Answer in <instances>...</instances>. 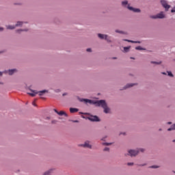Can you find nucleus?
<instances>
[{
	"instance_id": "ddd939ff",
	"label": "nucleus",
	"mask_w": 175,
	"mask_h": 175,
	"mask_svg": "<svg viewBox=\"0 0 175 175\" xmlns=\"http://www.w3.org/2000/svg\"><path fill=\"white\" fill-rule=\"evenodd\" d=\"M59 116H65V117H68V114L65 113L64 111H60L57 113Z\"/></svg>"
},
{
	"instance_id": "5701e85b",
	"label": "nucleus",
	"mask_w": 175,
	"mask_h": 175,
	"mask_svg": "<svg viewBox=\"0 0 175 175\" xmlns=\"http://www.w3.org/2000/svg\"><path fill=\"white\" fill-rule=\"evenodd\" d=\"M161 62H151V64H156L157 65H160V64H161Z\"/></svg>"
},
{
	"instance_id": "e433bc0d",
	"label": "nucleus",
	"mask_w": 175,
	"mask_h": 175,
	"mask_svg": "<svg viewBox=\"0 0 175 175\" xmlns=\"http://www.w3.org/2000/svg\"><path fill=\"white\" fill-rule=\"evenodd\" d=\"M139 166H146V164L139 165Z\"/></svg>"
},
{
	"instance_id": "a211bd4d",
	"label": "nucleus",
	"mask_w": 175,
	"mask_h": 175,
	"mask_svg": "<svg viewBox=\"0 0 175 175\" xmlns=\"http://www.w3.org/2000/svg\"><path fill=\"white\" fill-rule=\"evenodd\" d=\"M174 130H175V124H174L173 125H172L171 127L167 129V131H174Z\"/></svg>"
},
{
	"instance_id": "f257e3e1",
	"label": "nucleus",
	"mask_w": 175,
	"mask_h": 175,
	"mask_svg": "<svg viewBox=\"0 0 175 175\" xmlns=\"http://www.w3.org/2000/svg\"><path fill=\"white\" fill-rule=\"evenodd\" d=\"M79 102H84V103H90V105H96V106H101L104 109V113L106 114L110 113V108L107 107V103L105 100H100L96 102H94L88 98H78Z\"/></svg>"
},
{
	"instance_id": "393cba45",
	"label": "nucleus",
	"mask_w": 175,
	"mask_h": 175,
	"mask_svg": "<svg viewBox=\"0 0 175 175\" xmlns=\"http://www.w3.org/2000/svg\"><path fill=\"white\" fill-rule=\"evenodd\" d=\"M168 76H170V77H173V74L172 73V72H168Z\"/></svg>"
},
{
	"instance_id": "c9c22d12",
	"label": "nucleus",
	"mask_w": 175,
	"mask_h": 175,
	"mask_svg": "<svg viewBox=\"0 0 175 175\" xmlns=\"http://www.w3.org/2000/svg\"><path fill=\"white\" fill-rule=\"evenodd\" d=\"M140 151H141L142 152H144V149H140Z\"/></svg>"
},
{
	"instance_id": "4468645a",
	"label": "nucleus",
	"mask_w": 175,
	"mask_h": 175,
	"mask_svg": "<svg viewBox=\"0 0 175 175\" xmlns=\"http://www.w3.org/2000/svg\"><path fill=\"white\" fill-rule=\"evenodd\" d=\"M33 93H29L31 96H36V94H38V91L36 90H31Z\"/></svg>"
},
{
	"instance_id": "f03ea898",
	"label": "nucleus",
	"mask_w": 175,
	"mask_h": 175,
	"mask_svg": "<svg viewBox=\"0 0 175 175\" xmlns=\"http://www.w3.org/2000/svg\"><path fill=\"white\" fill-rule=\"evenodd\" d=\"M150 18H165V14L163 12H160L157 15L150 16Z\"/></svg>"
},
{
	"instance_id": "c756f323",
	"label": "nucleus",
	"mask_w": 175,
	"mask_h": 175,
	"mask_svg": "<svg viewBox=\"0 0 175 175\" xmlns=\"http://www.w3.org/2000/svg\"><path fill=\"white\" fill-rule=\"evenodd\" d=\"M20 31H28V29H24V30H23V29H21V30H16V32H20Z\"/></svg>"
},
{
	"instance_id": "0eeeda50",
	"label": "nucleus",
	"mask_w": 175,
	"mask_h": 175,
	"mask_svg": "<svg viewBox=\"0 0 175 175\" xmlns=\"http://www.w3.org/2000/svg\"><path fill=\"white\" fill-rule=\"evenodd\" d=\"M127 8L129 10H132V12H134L135 13H140V9H139V8H134L129 5H128Z\"/></svg>"
},
{
	"instance_id": "de8ad7c7",
	"label": "nucleus",
	"mask_w": 175,
	"mask_h": 175,
	"mask_svg": "<svg viewBox=\"0 0 175 175\" xmlns=\"http://www.w3.org/2000/svg\"><path fill=\"white\" fill-rule=\"evenodd\" d=\"M123 135H125V133H124Z\"/></svg>"
},
{
	"instance_id": "a18cd8bd",
	"label": "nucleus",
	"mask_w": 175,
	"mask_h": 175,
	"mask_svg": "<svg viewBox=\"0 0 175 175\" xmlns=\"http://www.w3.org/2000/svg\"><path fill=\"white\" fill-rule=\"evenodd\" d=\"M159 131H162V129H159Z\"/></svg>"
},
{
	"instance_id": "bb28decb",
	"label": "nucleus",
	"mask_w": 175,
	"mask_h": 175,
	"mask_svg": "<svg viewBox=\"0 0 175 175\" xmlns=\"http://www.w3.org/2000/svg\"><path fill=\"white\" fill-rule=\"evenodd\" d=\"M128 166H133V163H128Z\"/></svg>"
},
{
	"instance_id": "f3484780",
	"label": "nucleus",
	"mask_w": 175,
	"mask_h": 175,
	"mask_svg": "<svg viewBox=\"0 0 175 175\" xmlns=\"http://www.w3.org/2000/svg\"><path fill=\"white\" fill-rule=\"evenodd\" d=\"M6 28L7 29H14V28H16V26L7 25Z\"/></svg>"
},
{
	"instance_id": "f704fd0d",
	"label": "nucleus",
	"mask_w": 175,
	"mask_h": 175,
	"mask_svg": "<svg viewBox=\"0 0 175 175\" xmlns=\"http://www.w3.org/2000/svg\"><path fill=\"white\" fill-rule=\"evenodd\" d=\"M54 111H55L57 113V114H58V111H57V109H54Z\"/></svg>"
},
{
	"instance_id": "1a4fd4ad",
	"label": "nucleus",
	"mask_w": 175,
	"mask_h": 175,
	"mask_svg": "<svg viewBox=\"0 0 175 175\" xmlns=\"http://www.w3.org/2000/svg\"><path fill=\"white\" fill-rule=\"evenodd\" d=\"M46 92H49V90H42V91L38 92V94L39 96H42V95L44 94H46Z\"/></svg>"
},
{
	"instance_id": "ea45409f",
	"label": "nucleus",
	"mask_w": 175,
	"mask_h": 175,
	"mask_svg": "<svg viewBox=\"0 0 175 175\" xmlns=\"http://www.w3.org/2000/svg\"><path fill=\"white\" fill-rule=\"evenodd\" d=\"M131 59H135V58H133V57H131Z\"/></svg>"
},
{
	"instance_id": "c03bdc74",
	"label": "nucleus",
	"mask_w": 175,
	"mask_h": 175,
	"mask_svg": "<svg viewBox=\"0 0 175 175\" xmlns=\"http://www.w3.org/2000/svg\"><path fill=\"white\" fill-rule=\"evenodd\" d=\"M168 124H172V122H168Z\"/></svg>"
},
{
	"instance_id": "7c9ffc66",
	"label": "nucleus",
	"mask_w": 175,
	"mask_h": 175,
	"mask_svg": "<svg viewBox=\"0 0 175 175\" xmlns=\"http://www.w3.org/2000/svg\"><path fill=\"white\" fill-rule=\"evenodd\" d=\"M6 73V71H5V72H0V77H1V76H2V75L3 74V73Z\"/></svg>"
},
{
	"instance_id": "f8f14e48",
	"label": "nucleus",
	"mask_w": 175,
	"mask_h": 175,
	"mask_svg": "<svg viewBox=\"0 0 175 175\" xmlns=\"http://www.w3.org/2000/svg\"><path fill=\"white\" fill-rule=\"evenodd\" d=\"M79 111V109L77 108H70V113H77Z\"/></svg>"
},
{
	"instance_id": "6ab92c4d",
	"label": "nucleus",
	"mask_w": 175,
	"mask_h": 175,
	"mask_svg": "<svg viewBox=\"0 0 175 175\" xmlns=\"http://www.w3.org/2000/svg\"><path fill=\"white\" fill-rule=\"evenodd\" d=\"M24 24L23 22L18 21L17 23L16 24V27H20Z\"/></svg>"
},
{
	"instance_id": "49530a36",
	"label": "nucleus",
	"mask_w": 175,
	"mask_h": 175,
	"mask_svg": "<svg viewBox=\"0 0 175 175\" xmlns=\"http://www.w3.org/2000/svg\"><path fill=\"white\" fill-rule=\"evenodd\" d=\"M33 105L35 106V103H33Z\"/></svg>"
},
{
	"instance_id": "79ce46f5",
	"label": "nucleus",
	"mask_w": 175,
	"mask_h": 175,
	"mask_svg": "<svg viewBox=\"0 0 175 175\" xmlns=\"http://www.w3.org/2000/svg\"><path fill=\"white\" fill-rule=\"evenodd\" d=\"M41 99H44V97H41Z\"/></svg>"
},
{
	"instance_id": "dca6fc26",
	"label": "nucleus",
	"mask_w": 175,
	"mask_h": 175,
	"mask_svg": "<svg viewBox=\"0 0 175 175\" xmlns=\"http://www.w3.org/2000/svg\"><path fill=\"white\" fill-rule=\"evenodd\" d=\"M124 42H129L130 43H140L139 41H133V40H124Z\"/></svg>"
},
{
	"instance_id": "39448f33",
	"label": "nucleus",
	"mask_w": 175,
	"mask_h": 175,
	"mask_svg": "<svg viewBox=\"0 0 175 175\" xmlns=\"http://www.w3.org/2000/svg\"><path fill=\"white\" fill-rule=\"evenodd\" d=\"M98 36L100 39H105V40H107V42H110V38H109V36L107 35L98 33Z\"/></svg>"
},
{
	"instance_id": "aec40b11",
	"label": "nucleus",
	"mask_w": 175,
	"mask_h": 175,
	"mask_svg": "<svg viewBox=\"0 0 175 175\" xmlns=\"http://www.w3.org/2000/svg\"><path fill=\"white\" fill-rule=\"evenodd\" d=\"M122 6H126L128 5V1H124L122 2Z\"/></svg>"
},
{
	"instance_id": "a878e982",
	"label": "nucleus",
	"mask_w": 175,
	"mask_h": 175,
	"mask_svg": "<svg viewBox=\"0 0 175 175\" xmlns=\"http://www.w3.org/2000/svg\"><path fill=\"white\" fill-rule=\"evenodd\" d=\"M109 150H110V148H105L103 150V151H109Z\"/></svg>"
},
{
	"instance_id": "b1692460",
	"label": "nucleus",
	"mask_w": 175,
	"mask_h": 175,
	"mask_svg": "<svg viewBox=\"0 0 175 175\" xmlns=\"http://www.w3.org/2000/svg\"><path fill=\"white\" fill-rule=\"evenodd\" d=\"M103 146H111V143H103Z\"/></svg>"
},
{
	"instance_id": "4be33fe9",
	"label": "nucleus",
	"mask_w": 175,
	"mask_h": 175,
	"mask_svg": "<svg viewBox=\"0 0 175 175\" xmlns=\"http://www.w3.org/2000/svg\"><path fill=\"white\" fill-rule=\"evenodd\" d=\"M135 50H144V49L142 48V46H139L135 47Z\"/></svg>"
},
{
	"instance_id": "9d476101",
	"label": "nucleus",
	"mask_w": 175,
	"mask_h": 175,
	"mask_svg": "<svg viewBox=\"0 0 175 175\" xmlns=\"http://www.w3.org/2000/svg\"><path fill=\"white\" fill-rule=\"evenodd\" d=\"M53 172H54V169H50L49 170L45 172L43 175H51Z\"/></svg>"
},
{
	"instance_id": "a19ab883",
	"label": "nucleus",
	"mask_w": 175,
	"mask_h": 175,
	"mask_svg": "<svg viewBox=\"0 0 175 175\" xmlns=\"http://www.w3.org/2000/svg\"><path fill=\"white\" fill-rule=\"evenodd\" d=\"M172 142H173V143H175V139H174Z\"/></svg>"
},
{
	"instance_id": "4c0bfd02",
	"label": "nucleus",
	"mask_w": 175,
	"mask_h": 175,
	"mask_svg": "<svg viewBox=\"0 0 175 175\" xmlns=\"http://www.w3.org/2000/svg\"><path fill=\"white\" fill-rule=\"evenodd\" d=\"M65 95H68V94L66 93L63 94V96H65Z\"/></svg>"
},
{
	"instance_id": "72a5a7b5",
	"label": "nucleus",
	"mask_w": 175,
	"mask_h": 175,
	"mask_svg": "<svg viewBox=\"0 0 175 175\" xmlns=\"http://www.w3.org/2000/svg\"><path fill=\"white\" fill-rule=\"evenodd\" d=\"M3 31V27H0V31Z\"/></svg>"
},
{
	"instance_id": "20e7f679",
	"label": "nucleus",
	"mask_w": 175,
	"mask_h": 175,
	"mask_svg": "<svg viewBox=\"0 0 175 175\" xmlns=\"http://www.w3.org/2000/svg\"><path fill=\"white\" fill-rule=\"evenodd\" d=\"M139 154V150H129V155H130V157H136V155H137Z\"/></svg>"
},
{
	"instance_id": "9b49d317",
	"label": "nucleus",
	"mask_w": 175,
	"mask_h": 175,
	"mask_svg": "<svg viewBox=\"0 0 175 175\" xmlns=\"http://www.w3.org/2000/svg\"><path fill=\"white\" fill-rule=\"evenodd\" d=\"M17 72V69H12L8 70V74L12 76L14 73H16Z\"/></svg>"
},
{
	"instance_id": "423d86ee",
	"label": "nucleus",
	"mask_w": 175,
	"mask_h": 175,
	"mask_svg": "<svg viewBox=\"0 0 175 175\" xmlns=\"http://www.w3.org/2000/svg\"><path fill=\"white\" fill-rule=\"evenodd\" d=\"M88 120H90V121H92V122H98V121H100L99 120V118L96 116H89L88 118Z\"/></svg>"
},
{
	"instance_id": "412c9836",
	"label": "nucleus",
	"mask_w": 175,
	"mask_h": 175,
	"mask_svg": "<svg viewBox=\"0 0 175 175\" xmlns=\"http://www.w3.org/2000/svg\"><path fill=\"white\" fill-rule=\"evenodd\" d=\"M129 49H131V47H124V50L125 53H128V51H129Z\"/></svg>"
},
{
	"instance_id": "473e14b6",
	"label": "nucleus",
	"mask_w": 175,
	"mask_h": 175,
	"mask_svg": "<svg viewBox=\"0 0 175 175\" xmlns=\"http://www.w3.org/2000/svg\"><path fill=\"white\" fill-rule=\"evenodd\" d=\"M116 32H118V33H122V31H120L118 30H116Z\"/></svg>"
},
{
	"instance_id": "37998d69",
	"label": "nucleus",
	"mask_w": 175,
	"mask_h": 175,
	"mask_svg": "<svg viewBox=\"0 0 175 175\" xmlns=\"http://www.w3.org/2000/svg\"><path fill=\"white\" fill-rule=\"evenodd\" d=\"M163 75H166V73H165V72H163Z\"/></svg>"
},
{
	"instance_id": "2f4dec72",
	"label": "nucleus",
	"mask_w": 175,
	"mask_h": 175,
	"mask_svg": "<svg viewBox=\"0 0 175 175\" xmlns=\"http://www.w3.org/2000/svg\"><path fill=\"white\" fill-rule=\"evenodd\" d=\"M86 51L91 53V49L89 48V49H86Z\"/></svg>"
},
{
	"instance_id": "6e6552de",
	"label": "nucleus",
	"mask_w": 175,
	"mask_h": 175,
	"mask_svg": "<svg viewBox=\"0 0 175 175\" xmlns=\"http://www.w3.org/2000/svg\"><path fill=\"white\" fill-rule=\"evenodd\" d=\"M81 146L86 147L87 148H92V146L88 142H85V144H82Z\"/></svg>"
},
{
	"instance_id": "7ed1b4c3",
	"label": "nucleus",
	"mask_w": 175,
	"mask_h": 175,
	"mask_svg": "<svg viewBox=\"0 0 175 175\" xmlns=\"http://www.w3.org/2000/svg\"><path fill=\"white\" fill-rule=\"evenodd\" d=\"M161 3L162 6L165 8V10H169V9H170V5L167 4V1L161 0Z\"/></svg>"
},
{
	"instance_id": "2eb2a0df",
	"label": "nucleus",
	"mask_w": 175,
	"mask_h": 175,
	"mask_svg": "<svg viewBox=\"0 0 175 175\" xmlns=\"http://www.w3.org/2000/svg\"><path fill=\"white\" fill-rule=\"evenodd\" d=\"M134 85H135V84H133V83L127 84V85L124 87V90H126V88H131V87H133Z\"/></svg>"
},
{
	"instance_id": "58836bf2",
	"label": "nucleus",
	"mask_w": 175,
	"mask_h": 175,
	"mask_svg": "<svg viewBox=\"0 0 175 175\" xmlns=\"http://www.w3.org/2000/svg\"><path fill=\"white\" fill-rule=\"evenodd\" d=\"M73 122H79V121L78 120H75V121H73Z\"/></svg>"
},
{
	"instance_id": "cd10ccee",
	"label": "nucleus",
	"mask_w": 175,
	"mask_h": 175,
	"mask_svg": "<svg viewBox=\"0 0 175 175\" xmlns=\"http://www.w3.org/2000/svg\"><path fill=\"white\" fill-rule=\"evenodd\" d=\"M150 167L152 169H157L158 167V166L153 165V166H151Z\"/></svg>"
},
{
	"instance_id": "c85d7f7f",
	"label": "nucleus",
	"mask_w": 175,
	"mask_h": 175,
	"mask_svg": "<svg viewBox=\"0 0 175 175\" xmlns=\"http://www.w3.org/2000/svg\"><path fill=\"white\" fill-rule=\"evenodd\" d=\"M55 92H61V90L59 89L55 90Z\"/></svg>"
}]
</instances>
